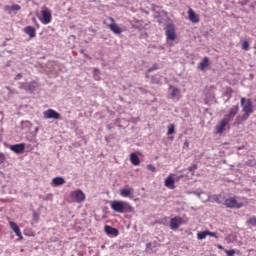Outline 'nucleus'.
<instances>
[{
  "label": "nucleus",
  "mask_w": 256,
  "mask_h": 256,
  "mask_svg": "<svg viewBox=\"0 0 256 256\" xmlns=\"http://www.w3.org/2000/svg\"><path fill=\"white\" fill-rule=\"evenodd\" d=\"M213 200L215 201V203H218V205H221V203H223V201H225V197L221 194L214 195Z\"/></svg>",
  "instance_id": "25"
},
{
  "label": "nucleus",
  "mask_w": 256,
  "mask_h": 256,
  "mask_svg": "<svg viewBox=\"0 0 256 256\" xmlns=\"http://www.w3.org/2000/svg\"><path fill=\"white\" fill-rule=\"evenodd\" d=\"M218 249H221L222 251H225V248L222 245H218Z\"/></svg>",
  "instance_id": "39"
},
{
  "label": "nucleus",
  "mask_w": 256,
  "mask_h": 256,
  "mask_svg": "<svg viewBox=\"0 0 256 256\" xmlns=\"http://www.w3.org/2000/svg\"><path fill=\"white\" fill-rule=\"evenodd\" d=\"M180 90L179 88H173L172 92H171V97L174 99V97H177V95H179Z\"/></svg>",
  "instance_id": "30"
},
{
  "label": "nucleus",
  "mask_w": 256,
  "mask_h": 256,
  "mask_svg": "<svg viewBox=\"0 0 256 256\" xmlns=\"http://www.w3.org/2000/svg\"><path fill=\"white\" fill-rule=\"evenodd\" d=\"M52 185H54V187H59L60 185H65V178H63V177L53 178Z\"/></svg>",
  "instance_id": "24"
},
{
  "label": "nucleus",
  "mask_w": 256,
  "mask_h": 256,
  "mask_svg": "<svg viewBox=\"0 0 256 256\" xmlns=\"http://www.w3.org/2000/svg\"><path fill=\"white\" fill-rule=\"evenodd\" d=\"M188 19L191 21V23H199V16L195 14V11L193 9L188 10Z\"/></svg>",
  "instance_id": "18"
},
{
  "label": "nucleus",
  "mask_w": 256,
  "mask_h": 256,
  "mask_svg": "<svg viewBox=\"0 0 256 256\" xmlns=\"http://www.w3.org/2000/svg\"><path fill=\"white\" fill-rule=\"evenodd\" d=\"M248 225H252V227H256V217H252L247 221Z\"/></svg>",
  "instance_id": "31"
},
{
  "label": "nucleus",
  "mask_w": 256,
  "mask_h": 256,
  "mask_svg": "<svg viewBox=\"0 0 256 256\" xmlns=\"http://www.w3.org/2000/svg\"><path fill=\"white\" fill-rule=\"evenodd\" d=\"M42 18L40 19L43 25H49L53 21V16L51 15V10L45 8L41 11Z\"/></svg>",
  "instance_id": "5"
},
{
  "label": "nucleus",
  "mask_w": 256,
  "mask_h": 256,
  "mask_svg": "<svg viewBox=\"0 0 256 256\" xmlns=\"http://www.w3.org/2000/svg\"><path fill=\"white\" fill-rule=\"evenodd\" d=\"M6 159L7 158L5 157V154H3V152H0V164L5 163Z\"/></svg>",
  "instance_id": "34"
},
{
  "label": "nucleus",
  "mask_w": 256,
  "mask_h": 256,
  "mask_svg": "<svg viewBox=\"0 0 256 256\" xmlns=\"http://www.w3.org/2000/svg\"><path fill=\"white\" fill-rule=\"evenodd\" d=\"M33 22L37 24V19L33 18Z\"/></svg>",
  "instance_id": "41"
},
{
  "label": "nucleus",
  "mask_w": 256,
  "mask_h": 256,
  "mask_svg": "<svg viewBox=\"0 0 256 256\" xmlns=\"http://www.w3.org/2000/svg\"><path fill=\"white\" fill-rule=\"evenodd\" d=\"M23 77V75L21 73L16 75V79H21Z\"/></svg>",
  "instance_id": "38"
},
{
  "label": "nucleus",
  "mask_w": 256,
  "mask_h": 256,
  "mask_svg": "<svg viewBox=\"0 0 256 256\" xmlns=\"http://www.w3.org/2000/svg\"><path fill=\"white\" fill-rule=\"evenodd\" d=\"M226 127H229V122L223 118L222 120H220L218 122V124L215 127L216 134L221 135V133H223V131H225Z\"/></svg>",
  "instance_id": "11"
},
{
  "label": "nucleus",
  "mask_w": 256,
  "mask_h": 256,
  "mask_svg": "<svg viewBox=\"0 0 256 256\" xmlns=\"http://www.w3.org/2000/svg\"><path fill=\"white\" fill-rule=\"evenodd\" d=\"M207 67H209V58L204 57L203 60L199 63L198 68L200 69V71H205Z\"/></svg>",
  "instance_id": "22"
},
{
  "label": "nucleus",
  "mask_w": 256,
  "mask_h": 256,
  "mask_svg": "<svg viewBox=\"0 0 256 256\" xmlns=\"http://www.w3.org/2000/svg\"><path fill=\"white\" fill-rule=\"evenodd\" d=\"M240 105L242 107L244 115H248V117H250L251 114L253 113V101H251V99L249 98L246 99L242 97L240 100Z\"/></svg>",
  "instance_id": "3"
},
{
  "label": "nucleus",
  "mask_w": 256,
  "mask_h": 256,
  "mask_svg": "<svg viewBox=\"0 0 256 256\" xmlns=\"http://www.w3.org/2000/svg\"><path fill=\"white\" fill-rule=\"evenodd\" d=\"M24 33H26V35H28L30 37V39L35 38L37 35V31L35 30V28L33 26H26L24 28Z\"/></svg>",
  "instance_id": "15"
},
{
  "label": "nucleus",
  "mask_w": 256,
  "mask_h": 256,
  "mask_svg": "<svg viewBox=\"0 0 256 256\" xmlns=\"http://www.w3.org/2000/svg\"><path fill=\"white\" fill-rule=\"evenodd\" d=\"M247 119H249V116L247 114L238 115L235 119L234 125H243V123H245Z\"/></svg>",
  "instance_id": "21"
},
{
  "label": "nucleus",
  "mask_w": 256,
  "mask_h": 256,
  "mask_svg": "<svg viewBox=\"0 0 256 256\" xmlns=\"http://www.w3.org/2000/svg\"><path fill=\"white\" fill-rule=\"evenodd\" d=\"M242 50L249 51V41L247 40L242 41Z\"/></svg>",
  "instance_id": "27"
},
{
  "label": "nucleus",
  "mask_w": 256,
  "mask_h": 256,
  "mask_svg": "<svg viewBox=\"0 0 256 256\" xmlns=\"http://www.w3.org/2000/svg\"><path fill=\"white\" fill-rule=\"evenodd\" d=\"M44 201H53V194H48L44 197Z\"/></svg>",
  "instance_id": "35"
},
{
  "label": "nucleus",
  "mask_w": 256,
  "mask_h": 256,
  "mask_svg": "<svg viewBox=\"0 0 256 256\" xmlns=\"http://www.w3.org/2000/svg\"><path fill=\"white\" fill-rule=\"evenodd\" d=\"M181 225H183V218L179 216H176L170 220V229H172V231H177Z\"/></svg>",
  "instance_id": "9"
},
{
  "label": "nucleus",
  "mask_w": 256,
  "mask_h": 256,
  "mask_svg": "<svg viewBox=\"0 0 256 256\" xmlns=\"http://www.w3.org/2000/svg\"><path fill=\"white\" fill-rule=\"evenodd\" d=\"M206 238H207V231H202L197 234V239H199V241H203V239H206Z\"/></svg>",
  "instance_id": "26"
},
{
  "label": "nucleus",
  "mask_w": 256,
  "mask_h": 256,
  "mask_svg": "<svg viewBox=\"0 0 256 256\" xmlns=\"http://www.w3.org/2000/svg\"><path fill=\"white\" fill-rule=\"evenodd\" d=\"M110 207L115 213H131L133 207L129 202L114 200L110 202Z\"/></svg>",
  "instance_id": "1"
},
{
  "label": "nucleus",
  "mask_w": 256,
  "mask_h": 256,
  "mask_svg": "<svg viewBox=\"0 0 256 256\" xmlns=\"http://www.w3.org/2000/svg\"><path fill=\"white\" fill-rule=\"evenodd\" d=\"M11 229L14 231V233L19 237L20 239H23V234L21 233V229L15 222H10L9 223Z\"/></svg>",
  "instance_id": "17"
},
{
  "label": "nucleus",
  "mask_w": 256,
  "mask_h": 256,
  "mask_svg": "<svg viewBox=\"0 0 256 256\" xmlns=\"http://www.w3.org/2000/svg\"><path fill=\"white\" fill-rule=\"evenodd\" d=\"M147 169H148V171H151L152 173L157 172V168L155 166H153V164H148Z\"/></svg>",
  "instance_id": "32"
},
{
  "label": "nucleus",
  "mask_w": 256,
  "mask_h": 256,
  "mask_svg": "<svg viewBox=\"0 0 256 256\" xmlns=\"http://www.w3.org/2000/svg\"><path fill=\"white\" fill-rule=\"evenodd\" d=\"M150 245H151V244H147V245H146L147 249H149Z\"/></svg>",
  "instance_id": "42"
},
{
  "label": "nucleus",
  "mask_w": 256,
  "mask_h": 256,
  "mask_svg": "<svg viewBox=\"0 0 256 256\" xmlns=\"http://www.w3.org/2000/svg\"><path fill=\"white\" fill-rule=\"evenodd\" d=\"M157 69H159V64L155 63L152 65V67H150L147 72L148 73H153V71H157Z\"/></svg>",
  "instance_id": "28"
},
{
  "label": "nucleus",
  "mask_w": 256,
  "mask_h": 256,
  "mask_svg": "<svg viewBox=\"0 0 256 256\" xmlns=\"http://www.w3.org/2000/svg\"><path fill=\"white\" fill-rule=\"evenodd\" d=\"M104 231L107 235H113V237L119 236V230L111 226H105Z\"/></svg>",
  "instance_id": "16"
},
{
  "label": "nucleus",
  "mask_w": 256,
  "mask_h": 256,
  "mask_svg": "<svg viewBox=\"0 0 256 256\" xmlns=\"http://www.w3.org/2000/svg\"><path fill=\"white\" fill-rule=\"evenodd\" d=\"M237 113H239V105H234L228 110V113L224 116V119L228 123H231V121H233V119H235L237 116Z\"/></svg>",
  "instance_id": "7"
},
{
  "label": "nucleus",
  "mask_w": 256,
  "mask_h": 256,
  "mask_svg": "<svg viewBox=\"0 0 256 256\" xmlns=\"http://www.w3.org/2000/svg\"><path fill=\"white\" fill-rule=\"evenodd\" d=\"M70 198L72 201H74V203H83V201H85V193H83V191L80 189H77L70 193Z\"/></svg>",
  "instance_id": "4"
},
{
  "label": "nucleus",
  "mask_w": 256,
  "mask_h": 256,
  "mask_svg": "<svg viewBox=\"0 0 256 256\" xmlns=\"http://www.w3.org/2000/svg\"><path fill=\"white\" fill-rule=\"evenodd\" d=\"M206 233H207V236L216 237L215 232H211V231L207 230Z\"/></svg>",
  "instance_id": "36"
},
{
  "label": "nucleus",
  "mask_w": 256,
  "mask_h": 256,
  "mask_svg": "<svg viewBox=\"0 0 256 256\" xmlns=\"http://www.w3.org/2000/svg\"><path fill=\"white\" fill-rule=\"evenodd\" d=\"M184 145H185V147H189V142L185 141Z\"/></svg>",
  "instance_id": "40"
},
{
  "label": "nucleus",
  "mask_w": 256,
  "mask_h": 256,
  "mask_svg": "<svg viewBox=\"0 0 256 256\" xmlns=\"http://www.w3.org/2000/svg\"><path fill=\"white\" fill-rule=\"evenodd\" d=\"M224 206L227 209H241L242 207H245V204L243 202H238L237 197H228L224 200Z\"/></svg>",
  "instance_id": "2"
},
{
  "label": "nucleus",
  "mask_w": 256,
  "mask_h": 256,
  "mask_svg": "<svg viewBox=\"0 0 256 256\" xmlns=\"http://www.w3.org/2000/svg\"><path fill=\"white\" fill-rule=\"evenodd\" d=\"M44 119H61V114L59 112L53 110V109H48L43 112Z\"/></svg>",
  "instance_id": "10"
},
{
  "label": "nucleus",
  "mask_w": 256,
  "mask_h": 256,
  "mask_svg": "<svg viewBox=\"0 0 256 256\" xmlns=\"http://www.w3.org/2000/svg\"><path fill=\"white\" fill-rule=\"evenodd\" d=\"M130 161L132 165H134L135 167L141 164V160L139 159V156H137V154L135 153L130 154Z\"/></svg>",
  "instance_id": "23"
},
{
  "label": "nucleus",
  "mask_w": 256,
  "mask_h": 256,
  "mask_svg": "<svg viewBox=\"0 0 256 256\" xmlns=\"http://www.w3.org/2000/svg\"><path fill=\"white\" fill-rule=\"evenodd\" d=\"M10 149L14 153H23L25 151V144H23V143L15 144V145L10 146Z\"/></svg>",
  "instance_id": "19"
},
{
  "label": "nucleus",
  "mask_w": 256,
  "mask_h": 256,
  "mask_svg": "<svg viewBox=\"0 0 256 256\" xmlns=\"http://www.w3.org/2000/svg\"><path fill=\"white\" fill-rule=\"evenodd\" d=\"M224 253H226L227 256H233L235 255V250L232 249V250H224Z\"/></svg>",
  "instance_id": "33"
},
{
  "label": "nucleus",
  "mask_w": 256,
  "mask_h": 256,
  "mask_svg": "<svg viewBox=\"0 0 256 256\" xmlns=\"http://www.w3.org/2000/svg\"><path fill=\"white\" fill-rule=\"evenodd\" d=\"M133 193H134L133 188H122L120 190L121 197H124V198L128 197V199H133Z\"/></svg>",
  "instance_id": "12"
},
{
  "label": "nucleus",
  "mask_w": 256,
  "mask_h": 256,
  "mask_svg": "<svg viewBox=\"0 0 256 256\" xmlns=\"http://www.w3.org/2000/svg\"><path fill=\"white\" fill-rule=\"evenodd\" d=\"M175 133V124H170L168 126V135H173Z\"/></svg>",
  "instance_id": "29"
},
{
  "label": "nucleus",
  "mask_w": 256,
  "mask_h": 256,
  "mask_svg": "<svg viewBox=\"0 0 256 256\" xmlns=\"http://www.w3.org/2000/svg\"><path fill=\"white\" fill-rule=\"evenodd\" d=\"M5 11H7L9 13V15H11V13H13V11H21V6L19 4H14L12 6L10 5H6L4 7Z\"/></svg>",
  "instance_id": "20"
},
{
  "label": "nucleus",
  "mask_w": 256,
  "mask_h": 256,
  "mask_svg": "<svg viewBox=\"0 0 256 256\" xmlns=\"http://www.w3.org/2000/svg\"><path fill=\"white\" fill-rule=\"evenodd\" d=\"M164 185L167 189H175V180L173 179L172 174L165 179Z\"/></svg>",
  "instance_id": "14"
},
{
  "label": "nucleus",
  "mask_w": 256,
  "mask_h": 256,
  "mask_svg": "<svg viewBox=\"0 0 256 256\" xmlns=\"http://www.w3.org/2000/svg\"><path fill=\"white\" fill-rule=\"evenodd\" d=\"M35 87H37V82L20 83V89H24V91H35Z\"/></svg>",
  "instance_id": "13"
},
{
  "label": "nucleus",
  "mask_w": 256,
  "mask_h": 256,
  "mask_svg": "<svg viewBox=\"0 0 256 256\" xmlns=\"http://www.w3.org/2000/svg\"><path fill=\"white\" fill-rule=\"evenodd\" d=\"M165 35L168 41H175L177 33H175V26L169 24L166 26Z\"/></svg>",
  "instance_id": "8"
},
{
  "label": "nucleus",
  "mask_w": 256,
  "mask_h": 256,
  "mask_svg": "<svg viewBox=\"0 0 256 256\" xmlns=\"http://www.w3.org/2000/svg\"><path fill=\"white\" fill-rule=\"evenodd\" d=\"M195 170H197V164H194L189 168V171H195Z\"/></svg>",
  "instance_id": "37"
},
{
  "label": "nucleus",
  "mask_w": 256,
  "mask_h": 256,
  "mask_svg": "<svg viewBox=\"0 0 256 256\" xmlns=\"http://www.w3.org/2000/svg\"><path fill=\"white\" fill-rule=\"evenodd\" d=\"M108 21H110L111 24H108L107 27L114 33L115 35H121L123 33V30L117 23H115V19L113 17H108Z\"/></svg>",
  "instance_id": "6"
}]
</instances>
